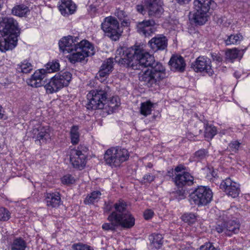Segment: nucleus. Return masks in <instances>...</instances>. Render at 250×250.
I'll return each mask as SVG.
<instances>
[{
  "label": "nucleus",
  "instance_id": "nucleus-47",
  "mask_svg": "<svg viewBox=\"0 0 250 250\" xmlns=\"http://www.w3.org/2000/svg\"><path fill=\"white\" fill-rule=\"evenodd\" d=\"M176 197L178 200H182L185 197V190H184L183 189L177 190L176 191Z\"/></svg>",
  "mask_w": 250,
  "mask_h": 250
},
{
  "label": "nucleus",
  "instance_id": "nucleus-37",
  "mask_svg": "<svg viewBox=\"0 0 250 250\" xmlns=\"http://www.w3.org/2000/svg\"><path fill=\"white\" fill-rule=\"evenodd\" d=\"M182 220L188 224H192L196 221V216L193 213H186L181 217Z\"/></svg>",
  "mask_w": 250,
  "mask_h": 250
},
{
  "label": "nucleus",
  "instance_id": "nucleus-5",
  "mask_svg": "<svg viewBox=\"0 0 250 250\" xmlns=\"http://www.w3.org/2000/svg\"><path fill=\"white\" fill-rule=\"evenodd\" d=\"M193 20L195 23L203 25L208 21V13L214 4L212 0H194Z\"/></svg>",
  "mask_w": 250,
  "mask_h": 250
},
{
  "label": "nucleus",
  "instance_id": "nucleus-40",
  "mask_svg": "<svg viewBox=\"0 0 250 250\" xmlns=\"http://www.w3.org/2000/svg\"><path fill=\"white\" fill-rule=\"evenodd\" d=\"M9 211L3 208H0V220L6 221L9 219Z\"/></svg>",
  "mask_w": 250,
  "mask_h": 250
},
{
  "label": "nucleus",
  "instance_id": "nucleus-17",
  "mask_svg": "<svg viewBox=\"0 0 250 250\" xmlns=\"http://www.w3.org/2000/svg\"><path fill=\"white\" fill-rule=\"evenodd\" d=\"M173 179L175 185L181 188L186 185H191L193 183L194 178L188 172H183L182 173L176 174Z\"/></svg>",
  "mask_w": 250,
  "mask_h": 250
},
{
  "label": "nucleus",
  "instance_id": "nucleus-19",
  "mask_svg": "<svg viewBox=\"0 0 250 250\" xmlns=\"http://www.w3.org/2000/svg\"><path fill=\"white\" fill-rule=\"evenodd\" d=\"M115 159L113 163V167H117L124 162L127 160L129 157L128 151L125 148L121 147H114Z\"/></svg>",
  "mask_w": 250,
  "mask_h": 250
},
{
  "label": "nucleus",
  "instance_id": "nucleus-26",
  "mask_svg": "<svg viewBox=\"0 0 250 250\" xmlns=\"http://www.w3.org/2000/svg\"><path fill=\"white\" fill-rule=\"evenodd\" d=\"M114 147H111L107 149L104 154V160L105 163L113 167V163L115 159Z\"/></svg>",
  "mask_w": 250,
  "mask_h": 250
},
{
  "label": "nucleus",
  "instance_id": "nucleus-1",
  "mask_svg": "<svg viewBox=\"0 0 250 250\" xmlns=\"http://www.w3.org/2000/svg\"><path fill=\"white\" fill-rule=\"evenodd\" d=\"M114 60L119 64L134 70L150 67V69L139 74V80L148 87L157 84L165 77V69L162 63L155 62L154 57L145 50L142 45L118 48Z\"/></svg>",
  "mask_w": 250,
  "mask_h": 250
},
{
  "label": "nucleus",
  "instance_id": "nucleus-51",
  "mask_svg": "<svg viewBox=\"0 0 250 250\" xmlns=\"http://www.w3.org/2000/svg\"><path fill=\"white\" fill-rule=\"evenodd\" d=\"M113 208V205L112 206L109 203H105L104 210L105 212H109L112 210Z\"/></svg>",
  "mask_w": 250,
  "mask_h": 250
},
{
  "label": "nucleus",
  "instance_id": "nucleus-46",
  "mask_svg": "<svg viewBox=\"0 0 250 250\" xmlns=\"http://www.w3.org/2000/svg\"><path fill=\"white\" fill-rule=\"evenodd\" d=\"M115 15L120 20H123L124 18H125L126 16L125 13L122 10L117 9L115 13Z\"/></svg>",
  "mask_w": 250,
  "mask_h": 250
},
{
  "label": "nucleus",
  "instance_id": "nucleus-9",
  "mask_svg": "<svg viewBox=\"0 0 250 250\" xmlns=\"http://www.w3.org/2000/svg\"><path fill=\"white\" fill-rule=\"evenodd\" d=\"M215 230L219 233H222L227 236L237 234L240 230V224L234 220L225 221L218 220L215 226Z\"/></svg>",
  "mask_w": 250,
  "mask_h": 250
},
{
  "label": "nucleus",
  "instance_id": "nucleus-24",
  "mask_svg": "<svg viewBox=\"0 0 250 250\" xmlns=\"http://www.w3.org/2000/svg\"><path fill=\"white\" fill-rule=\"evenodd\" d=\"M29 12L28 7L24 4L16 5L12 9V13L20 17L25 16Z\"/></svg>",
  "mask_w": 250,
  "mask_h": 250
},
{
  "label": "nucleus",
  "instance_id": "nucleus-57",
  "mask_svg": "<svg viewBox=\"0 0 250 250\" xmlns=\"http://www.w3.org/2000/svg\"><path fill=\"white\" fill-rule=\"evenodd\" d=\"M2 6V3L1 2V0H0V11L1 10Z\"/></svg>",
  "mask_w": 250,
  "mask_h": 250
},
{
  "label": "nucleus",
  "instance_id": "nucleus-20",
  "mask_svg": "<svg viewBox=\"0 0 250 250\" xmlns=\"http://www.w3.org/2000/svg\"><path fill=\"white\" fill-rule=\"evenodd\" d=\"M113 66V59L108 58L104 61L101 66V68L97 74L98 79L106 77L112 71Z\"/></svg>",
  "mask_w": 250,
  "mask_h": 250
},
{
  "label": "nucleus",
  "instance_id": "nucleus-7",
  "mask_svg": "<svg viewBox=\"0 0 250 250\" xmlns=\"http://www.w3.org/2000/svg\"><path fill=\"white\" fill-rule=\"evenodd\" d=\"M212 198V192L209 188L200 186L190 194L189 201L191 204L205 206L211 201Z\"/></svg>",
  "mask_w": 250,
  "mask_h": 250
},
{
  "label": "nucleus",
  "instance_id": "nucleus-23",
  "mask_svg": "<svg viewBox=\"0 0 250 250\" xmlns=\"http://www.w3.org/2000/svg\"><path fill=\"white\" fill-rule=\"evenodd\" d=\"M111 215H109L107 217V220L109 222V223H104L102 225V229L106 231H115L116 228L119 226L122 227V223L119 222L116 219H112L110 218Z\"/></svg>",
  "mask_w": 250,
  "mask_h": 250
},
{
  "label": "nucleus",
  "instance_id": "nucleus-33",
  "mask_svg": "<svg viewBox=\"0 0 250 250\" xmlns=\"http://www.w3.org/2000/svg\"><path fill=\"white\" fill-rule=\"evenodd\" d=\"M235 184L237 183L231 180L230 178H227L222 181L220 184V188L226 193L227 189H229L228 188L235 186Z\"/></svg>",
  "mask_w": 250,
  "mask_h": 250
},
{
  "label": "nucleus",
  "instance_id": "nucleus-3",
  "mask_svg": "<svg viewBox=\"0 0 250 250\" xmlns=\"http://www.w3.org/2000/svg\"><path fill=\"white\" fill-rule=\"evenodd\" d=\"M114 210L110 213V218L116 219L122 223V227L130 228L135 224V218L127 209V204L119 200L113 205Z\"/></svg>",
  "mask_w": 250,
  "mask_h": 250
},
{
  "label": "nucleus",
  "instance_id": "nucleus-2",
  "mask_svg": "<svg viewBox=\"0 0 250 250\" xmlns=\"http://www.w3.org/2000/svg\"><path fill=\"white\" fill-rule=\"evenodd\" d=\"M60 64L58 62H48L46 65V69H41L36 71L31 78L27 80L28 84L32 87H39L42 85L47 94H52L58 92L64 86H67L71 80L72 75L68 72H61L55 75L50 81L45 84L46 73L57 71L59 70Z\"/></svg>",
  "mask_w": 250,
  "mask_h": 250
},
{
  "label": "nucleus",
  "instance_id": "nucleus-32",
  "mask_svg": "<svg viewBox=\"0 0 250 250\" xmlns=\"http://www.w3.org/2000/svg\"><path fill=\"white\" fill-rule=\"evenodd\" d=\"M242 36L240 34L231 35L228 36L225 40L226 45L234 44L239 43L242 39Z\"/></svg>",
  "mask_w": 250,
  "mask_h": 250
},
{
  "label": "nucleus",
  "instance_id": "nucleus-28",
  "mask_svg": "<svg viewBox=\"0 0 250 250\" xmlns=\"http://www.w3.org/2000/svg\"><path fill=\"white\" fill-rule=\"evenodd\" d=\"M32 69L33 67L31 64L25 61L18 65L17 71L20 73H28L30 72Z\"/></svg>",
  "mask_w": 250,
  "mask_h": 250
},
{
  "label": "nucleus",
  "instance_id": "nucleus-12",
  "mask_svg": "<svg viewBox=\"0 0 250 250\" xmlns=\"http://www.w3.org/2000/svg\"><path fill=\"white\" fill-rule=\"evenodd\" d=\"M144 4L149 17H159L164 12L162 0H144Z\"/></svg>",
  "mask_w": 250,
  "mask_h": 250
},
{
  "label": "nucleus",
  "instance_id": "nucleus-29",
  "mask_svg": "<svg viewBox=\"0 0 250 250\" xmlns=\"http://www.w3.org/2000/svg\"><path fill=\"white\" fill-rule=\"evenodd\" d=\"M153 104L150 101L142 103L140 107V113L145 116L151 114Z\"/></svg>",
  "mask_w": 250,
  "mask_h": 250
},
{
  "label": "nucleus",
  "instance_id": "nucleus-13",
  "mask_svg": "<svg viewBox=\"0 0 250 250\" xmlns=\"http://www.w3.org/2000/svg\"><path fill=\"white\" fill-rule=\"evenodd\" d=\"M79 38L71 36L62 38L59 42L60 49L63 53L72 52L73 51L74 46L78 42Z\"/></svg>",
  "mask_w": 250,
  "mask_h": 250
},
{
  "label": "nucleus",
  "instance_id": "nucleus-41",
  "mask_svg": "<svg viewBox=\"0 0 250 250\" xmlns=\"http://www.w3.org/2000/svg\"><path fill=\"white\" fill-rule=\"evenodd\" d=\"M62 182L63 184L69 185L74 183V178L70 174H66L61 179Z\"/></svg>",
  "mask_w": 250,
  "mask_h": 250
},
{
  "label": "nucleus",
  "instance_id": "nucleus-36",
  "mask_svg": "<svg viewBox=\"0 0 250 250\" xmlns=\"http://www.w3.org/2000/svg\"><path fill=\"white\" fill-rule=\"evenodd\" d=\"M152 244L156 249H160L163 244V237L161 234H156L153 235Z\"/></svg>",
  "mask_w": 250,
  "mask_h": 250
},
{
  "label": "nucleus",
  "instance_id": "nucleus-45",
  "mask_svg": "<svg viewBox=\"0 0 250 250\" xmlns=\"http://www.w3.org/2000/svg\"><path fill=\"white\" fill-rule=\"evenodd\" d=\"M155 176L150 173H148V174H146L144 176L143 178V180H142V181L144 182V183H151V182H152L154 179H155Z\"/></svg>",
  "mask_w": 250,
  "mask_h": 250
},
{
  "label": "nucleus",
  "instance_id": "nucleus-11",
  "mask_svg": "<svg viewBox=\"0 0 250 250\" xmlns=\"http://www.w3.org/2000/svg\"><path fill=\"white\" fill-rule=\"evenodd\" d=\"M191 67L196 72L206 73L209 76L213 73L210 60L204 56H199L191 64Z\"/></svg>",
  "mask_w": 250,
  "mask_h": 250
},
{
  "label": "nucleus",
  "instance_id": "nucleus-49",
  "mask_svg": "<svg viewBox=\"0 0 250 250\" xmlns=\"http://www.w3.org/2000/svg\"><path fill=\"white\" fill-rule=\"evenodd\" d=\"M211 57L214 61H216L218 62H220L222 61L223 59L220 54L213 53L211 54Z\"/></svg>",
  "mask_w": 250,
  "mask_h": 250
},
{
  "label": "nucleus",
  "instance_id": "nucleus-35",
  "mask_svg": "<svg viewBox=\"0 0 250 250\" xmlns=\"http://www.w3.org/2000/svg\"><path fill=\"white\" fill-rule=\"evenodd\" d=\"M228 189H227L226 194L232 198H235L239 195L240 189L238 184H235V186Z\"/></svg>",
  "mask_w": 250,
  "mask_h": 250
},
{
  "label": "nucleus",
  "instance_id": "nucleus-38",
  "mask_svg": "<svg viewBox=\"0 0 250 250\" xmlns=\"http://www.w3.org/2000/svg\"><path fill=\"white\" fill-rule=\"evenodd\" d=\"M208 151L205 149H201L195 152L194 157L198 160L205 159L208 155Z\"/></svg>",
  "mask_w": 250,
  "mask_h": 250
},
{
  "label": "nucleus",
  "instance_id": "nucleus-21",
  "mask_svg": "<svg viewBox=\"0 0 250 250\" xmlns=\"http://www.w3.org/2000/svg\"><path fill=\"white\" fill-rule=\"evenodd\" d=\"M76 6L71 0H62L59 6V10L64 16H68L74 13Z\"/></svg>",
  "mask_w": 250,
  "mask_h": 250
},
{
  "label": "nucleus",
  "instance_id": "nucleus-34",
  "mask_svg": "<svg viewBox=\"0 0 250 250\" xmlns=\"http://www.w3.org/2000/svg\"><path fill=\"white\" fill-rule=\"evenodd\" d=\"M226 58L230 60H234L239 56L242 57V55L240 54V51L234 48L232 49H229L226 52Z\"/></svg>",
  "mask_w": 250,
  "mask_h": 250
},
{
  "label": "nucleus",
  "instance_id": "nucleus-4",
  "mask_svg": "<svg viewBox=\"0 0 250 250\" xmlns=\"http://www.w3.org/2000/svg\"><path fill=\"white\" fill-rule=\"evenodd\" d=\"M110 91L109 86L103 85L89 91L87 95L88 103L86 108L89 110L103 109L106 103L107 95Z\"/></svg>",
  "mask_w": 250,
  "mask_h": 250
},
{
  "label": "nucleus",
  "instance_id": "nucleus-58",
  "mask_svg": "<svg viewBox=\"0 0 250 250\" xmlns=\"http://www.w3.org/2000/svg\"><path fill=\"white\" fill-rule=\"evenodd\" d=\"M212 176H213V177H215V175H214V171H213V172H212Z\"/></svg>",
  "mask_w": 250,
  "mask_h": 250
},
{
  "label": "nucleus",
  "instance_id": "nucleus-25",
  "mask_svg": "<svg viewBox=\"0 0 250 250\" xmlns=\"http://www.w3.org/2000/svg\"><path fill=\"white\" fill-rule=\"evenodd\" d=\"M26 248L25 241L21 237L14 239L11 244V250H25Z\"/></svg>",
  "mask_w": 250,
  "mask_h": 250
},
{
  "label": "nucleus",
  "instance_id": "nucleus-31",
  "mask_svg": "<svg viewBox=\"0 0 250 250\" xmlns=\"http://www.w3.org/2000/svg\"><path fill=\"white\" fill-rule=\"evenodd\" d=\"M78 126L73 125L71 129L70 136L71 143L73 145L77 144L79 142L80 135L78 132Z\"/></svg>",
  "mask_w": 250,
  "mask_h": 250
},
{
  "label": "nucleus",
  "instance_id": "nucleus-55",
  "mask_svg": "<svg viewBox=\"0 0 250 250\" xmlns=\"http://www.w3.org/2000/svg\"><path fill=\"white\" fill-rule=\"evenodd\" d=\"M2 107L0 105V119H5L6 117H5L4 115L2 113Z\"/></svg>",
  "mask_w": 250,
  "mask_h": 250
},
{
  "label": "nucleus",
  "instance_id": "nucleus-15",
  "mask_svg": "<svg viewBox=\"0 0 250 250\" xmlns=\"http://www.w3.org/2000/svg\"><path fill=\"white\" fill-rule=\"evenodd\" d=\"M148 45L154 52L164 50L167 47V40L165 36L157 35L148 42Z\"/></svg>",
  "mask_w": 250,
  "mask_h": 250
},
{
  "label": "nucleus",
  "instance_id": "nucleus-52",
  "mask_svg": "<svg viewBox=\"0 0 250 250\" xmlns=\"http://www.w3.org/2000/svg\"><path fill=\"white\" fill-rule=\"evenodd\" d=\"M191 0H176L177 2L181 5H184L188 4Z\"/></svg>",
  "mask_w": 250,
  "mask_h": 250
},
{
  "label": "nucleus",
  "instance_id": "nucleus-14",
  "mask_svg": "<svg viewBox=\"0 0 250 250\" xmlns=\"http://www.w3.org/2000/svg\"><path fill=\"white\" fill-rule=\"evenodd\" d=\"M155 22L153 20H144L137 24V32L145 37H149L154 32Z\"/></svg>",
  "mask_w": 250,
  "mask_h": 250
},
{
  "label": "nucleus",
  "instance_id": "nucleus-6",
  "mask_svg": "<svg viewBox=\"0 0 250 250\" xmlns=\"http://www.w3.org/2000/svg\"><path fill=\"white\" fill-rule=\"evenodd\" d=\"M74 46L73 52L69 57V60L72 63L81 62L88 56L94 54V47L93 45L86 40H83Z\"/></svg>",
  "mask_w": 250,
  "mask_h": 250
},
{
  "label": "nucleus",
  "instance_id": "nucleus-59",
  "mask_svg": "<svg viewBox=\"0 0 250 250\" xmlns=\"http://www.w3.org/2000/svg\"><path fill=\"white\" fill-rule=\"evenodd\" d=\"M220 133H221L222 134H225V131H223L222 132H220Z\"/></svg>",
  "mask_w": 250,
  "mask_h": 250
},
{
  "label": "nucleus",
  "instance_id": "nucleus-10",
  "mask_svg": "<svg viewBox=\"0 0 250 250\" xmlns=\"http://www.w3.org/2000/svg\"><path fill=\"white\" fill-rule=\"evenodd\" d=\"M87 148L83 146H79L78 149H72L70 153V161L74 167L82 169L86 164V155Z\"/></svg>",
  "mask_w": 250,
  "mask_h": 250
},
{
  "label": "nucleus",
  "instance_id": "nucleus-50",
  "mask_svg": "<svg viewBox=\"0 0 250 250\" xmlns=\"http://www.w3.org/2000/svg\"><path fill=\"white\" fill-rule=\"evenodd\" d=\"M145 5H143L142 4H138L136 6V10L140 13L142 14H144L146 12L145 11Z\"/></svg>",
  "mask_w": 250,
  "mask_h": 250
},
{
  "label": "nucleus",
  "instance_id": "nucleus-16",
  "mask_svg": "<svg viewBox=\"0 0 250 250\" xmlns=\"http://www.w3.org/2000/svg\"><path fill=\"white\" fill-rule=\"evenodd\" d=\"M33 137L36 138L40 143H45L51 139L49 128L39 125L32 130Z\"/></svg>",
  "mask_w": 250,
  "mask_h": 250
},
{
  "label": "nucleus",
  "instance_id": "nucleus-8",
  "mask_svg": "<svg viewBox=\"0 0 250 250\" xmlns=\"http://www.w3.org/2000/svg\"><path fill=\"white\" fill-rule=\"evenodd\" d=\"M119 23L114 17H106L101 24L102 29L112 40L117 41L121 35L119 32Z\"/></svg>",
  "mask_w": 250,
  "mask_h": 250
},
{
  "label": "nucleus",
  "instance_id": "nucleus-44",
  "mask_svg": "<svg viewBox=\"0 0 250 250\" xmlns=\"http://www.w3.org/2000/svg\"><path fill=\"white\" fill-rule=\"evenodd\" d=\"M73 247L74 250H91L89 246L81 244L74 245Z\"/></svg>",
  "mask_w": 250,
  "mask_h": 250
},
{
  "label": "nucleus",
  "instance_id": "nucleus-30",
  "mask_svg": "<svg viewBox=\"0 0 250 250\" xmlns=\"http://www.w3.org/2000/svg\"><path fill=\"white\" fill-rule=\"evenodd\" d=\"M217 133V129L215 126L207 125L205 129V137L207 140H211Z\"/></svg>",
  "mask_w": 250,
  "mask_h": 250
},
{
  "label": "nucleus",
  "instance_id": "nucleus-39",
  "mask_svg": "<svg viewBox=\"0 0 250 250\" xmlns=\"http://www.w3.org/2000/svg\"><path fill=\"white\" fill-rule=\"evenodd\" d=\"M118 97H113L108 103V106L112 109H115L120 104Z\"/></svg>",
  "mask_w": 250,
  "mask_h": 250
},
{
  "label": "nucleus",
  "instance_id": "nucleus-48",
  "mask_svg": "<svg viewBox=\"0 0 250 250\" xmlns=\"http://www.w3.org/2000/svg\"><path fill=\"white\" fill-rule=\"evenodd\" d=\"M153 214V212L151 210L148 209L144 212V216L146 219L148 220L152 217Z\"/></svg>",
  "mask_w": 250,
  "mask_h": 250
},
{
  "label": "nucleus",
  "instance_id": "nucleus-56",
  "mask_svg": "<svg viewBox=\"0 0 250 250\" xmlns=\"http://www.w3.org/2000/svg\"><path fill=\"white\" fill-rule=\"evenodd\" d=\"M147 167L151 168L152 167V164L151 163H149L147 165Z\"/></svg>",
  "mask_w": 250,
  "mask_h": 250
},
{
  "label": "nucleus",
  "instance_id": "nucleus-27",
  "mask_svg": "<svg viewBox=\"0 0 250 250\" xmlns=\"http://www.w3.org/2000/svg\"><path fill=\"white\" fill-rule=\"evenodd\" d=\"M101 193L99 191H94L87 195L84 200L85 204H91L97 202L100 198Z\"/></svg>",
  "mask_w": 250,
  "mask_h": 250
},
{
  "label": "nucleus",
  "instance_id": "nucleus-43",
  "mask_svg": "<svg viewBox=\"0 0 250 250\" xmlns=\"http://www.w3.org/2000/svg\"><path fill=\"white\" fill-rule=\"evenodd\" d=\"M241 143L237 141H233L229 144V146L233 151H236L238 150Z\"/></svg>",
  "mask_w": 250,
  "mask_h": 250
},
{
  "label": "nucleus",
  "instance_id": "nucleus-42",
  "mask_svg": "<svg viewBox=\"0 0 250 250\" xmlns=\"http://www.w3.org/2000/svg\"><path fill=\"white\" fill-rule=\"evenodd\" d=\"M200 250H217V248L215 247L212 243H207L200 247Z\"/></svg>",
  "mask_w": 250,
  "mask_h": 250
},
{
  "label": "nucleus",
  "instance_id": "nucleus-53",
  "mask_svg": "<svg viewBox=\"0 0 250 250\" xmlns=\"http://www.w3.org/2000/svg\"><path fill=\"white\" fill-rule=\"evenodd\" d=\"M184 169V167L182 165H179L175 168L174 171L175 173H177V174H178L179 172H182V171Z\"/></svg>",
  "mask_w": 250,
  "mask_h": 250
},
{
  "label": "nucleus",
  "instance_id": "nucleus-22",
  "mask_svg": "<svg viewBox=\"0 0 250 250\" xmlns=\"http://www.w3.org/2000/svg\"><path fill=\"white\" fill-rule=\"evenodd\" d=\"M45 200L48 207L56 208L61 204V199L59 192L47 193Z\"/></svg>",
  "mask_w": 250,
  "mask_h": 250
},
{
  "label": "nucleus",
  "instance_id": "nucleus-54",
  "mask_svg": "<svg viewBox=\"0 0 250 250\" xmlns=\"http://www.w3.org/2000/svg\"><path fill=\"white\" fill-rule=\"evenodd\" d=\"M179 250H194L192 248L182 245L180 246Z\"/></svg>",
  "mask_w": 250,
  "mask_h": 250
},
{
  "label": "nucleus",
  "instance_id": "nucleus-18",
  "mask_svg": "<svg viewBox=\"0 0 250 250\" xmlns=\"http://www.w3.org/2000/svg\"><path fill=\"white\" fill-rule=\"evenodd\" d=\"M168 63L173 71L180 72L185 71L186 64L184 58L181 56L173 55Z\"/></svg>",
  "mask_w": 250,
  "mask_h": 250
}]
</instances>
